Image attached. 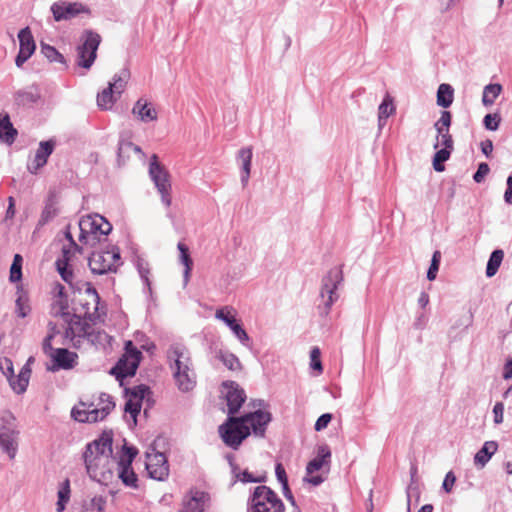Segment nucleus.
<instances>
[{
	"label": "nucleus",
	"mask_w": 512,
	"mask_h": 512,
	"mask_svg": "<svg viewBox=\"0 0 512 512\" xmlns=\"http://www.w3.org/2000/svg\"><path fill=\"white\" fill-rule=\"evenodd\" d=\"M270 421L271 414L262 410L250 412L241 417L230 416L219 427V434L228 447L238 449L242 441L251 433L263 437Z\"/></svg>",
	"instance_id": "obj_1"
},
{
	"label": "nucleus",
	"mask_w": 512,
	"mask_h": 512,
	"mask_svg": "<svg viewBox=\"0 0 512 512\" xmlns=\"http://www.w3.org/2000/svg\"><path fill=\"white\" fill-rule=\"evenodd\" d=\"M86 471L91 479L107 484L113 478L118 459L113 456L112 437L103 434L86 446L83 454Z\"/></svg>",
	"instance_id": "obj_2"
},
{
	"label": "nucleus",
	"mask_w": 512,
	"mask_h": 512,
	"mask_svg": "<svg viewBox=\"0 0 512 512\" xmlns=\"http://www.w3.org/2000/svg\"><path fill=\"white\" fill-rule=\"evenodd\" d=\"M115 403L110 395L101 393L91 402H79L71 410V416L78 422L95 423L102 421L114 409Z\"/></svg>",
	"instance_id": "obj_3"
},
{
	"label": "nucleus",
	"mask_w": 512,
	"mask_h": 512,
	"mask_svg": "<svg viewBox=\"0 0 512 512\" xmlns=\"http://www.w3.org/2000/svg\"><path fill=\"white\" fill-rule=\"evenodd\" d=\"M59 332L56 331L55 325L49 323V333L42 343L43 352L50 358V371L70 370L77 365L78 355L66 348H53L52 341Z\"/></svg>",
	"instance_id": "obj_4"
},
{
	"label": "nucleus",
	"mask_w": 512,
	"mask_h": 512,
	"mask_svg": "<svg viewBox=\"0 0 512 512\" xmlns=\"http://www.w3.org/2000/svg\"><path fill=\"white\" fill-rule=\"evenodd\" d=\"M121 264L120 251L115 246L95 251L88 259L89 268L96 275L116 273Z\"/></svg>",
	"instance_id": "obj_5"
},
{
	"label": "nucleus",
	"mask_w": 512,
	"mask_h": 512,
	"mask_svg": "<svg viewBox=\"0 0 512 512\" xmlns=\"http://www.w3.org/2000/svg\"><path fill=\"white\" fill-rule=\"evenodd\" d=\"M284 510L282 500L273 490L264 485L257 486L249 499L248 512H284Z\"/></svg>",
	"instance_id": "obj_6"
},
{
	"label": "nucleus",
	"mask_w": 512,
	"mask_h": 512,
	"mask_svg": "<svg viewBox=\"0 0 512 512\" xmlns=\"http://www.w3.org/2000/svg\"><path fill=\"white\" fill-rule=\"evenodd\" d=\"M19 434L15 417L5 412L0 417V448L10 459H14L17 454Z\"/></svg>",
	"instance_id": "obj_7"
},
{
	"label": "nucleus",
	"mask_w": 512,
	"mask_h": 512,
	"mask_svg": "<svg viewBox=\"0 0 512 512\" xmlns=\"http://www.w3.org/2000/svg\"><path fill=\"white\" fill-rule=\"evenodd\" d=\"M331 451L328 445L323 444L317 448V456L308 462L304 481L318 486L324 482L325 476L330 469Z\"/></svg>",
	"instance_id": "obj_8"
},
{
	"label": "nucleus",
	"mask_w": 512,
	"mask_h": 512,
	"mask_svg": "<svg viewBox=\"0 0 512 512\" xmlns=\"http://www.w3.org/2000/svg\"><path fill=\"white\" fill-rule=\"evenodd\" d=\"M343 281V273L340 267L331 268L322 280L320 297L323 302L321 313L327 315L332 305L338 300V286Z\"/></svg>",
	"instance_id": "obj_9"
},
{
	"label": "nucleus",
	"mask_w": 512,
	"mask_h": 512,
	"mask_svg": "<svg viewBox=\"0 0 512 512\" xmlns=\"http://www.w3.org/2000/svg\"><path fill=\"white\" fill-rule=\"evenodd\" d=\"M149 176L154 183L161 201L165 206H170L171 198V182L167 169L158 162L156 154L152 155L149 163Z\"/></svg>",
	"instance_id": "obj_10"
},
{
	"label": "nucleus",
	"mask_w": 512,
	"mask_h": 512,
	"mask_svg": "<svg viewBox=\"0 0 512 512\" xmlns=\"http://www.w3.org/2000/svg\"><path fill=\"white\" fill-rule=\"evenodd\" d=\"M100 35L87 30L82 36V43L77 47L76 63L79 67L89 69L97 56V50L100 44Z\"/></svg>",
	"instance_id": "obj_11"
},
{
	"label": "nucleus",
	"mask_w": 512,
	"mask_h": 512,
	"mask_svg": "<svg viewBox=\"0 0 512 512\" xmlns=\"http://www.w3.org/2000/svg\"><path fill=\"white\" fill-rule=\"evenodd\" d=\"M141 356L142 353L133 343L127 341L125 344V353L112 369V373L115 374L118 379L133 376L139 366Z\"/></svg>",
	"instance_id": "obj_12"
},
{
	"label": "nucleus",
	"mask_w": 512,
	"mask_h": 512,
	"mask_svg": "<svg viewBox=\"0 0 512 512\" xmlns=\"http://www.w3.org/2000/svg\"><path fill=\"white\" fill-rule=\"evenodd\" d=\"M135 456L136 450L123 446L122 453L114 468V472H117L118 478H120L125 485L130 487H135L137 482V476L131 468Z\"/></svg>",
	"instance_id": "obj_13"
},
{
	"label": "nucleus",
	"mask_w": 512,
	"mask_h": 512,
	"mask_svg": "<svg viewBox=\"0 0 512 512\" xmlns=\"http://www.w3.org/2000/svg\"><path fill=\"white\" fill-rule=\"evenodd\" d=\"M50 11L53 19L56 22H61L71 20L83 13H89V8L81 2L59 0L51 5Z\"/></svg>",
	"instance_id": "obj_14"
},
{
	"label": "nucleus",
	"mask_w": 512,
	"mask_h": 512,
	"mask_svg": "<svg viewBox=\"0 0 512 512\" xmlns=\"http://www.w3.org/2000/svg\"><path fill=\"white\" fill-rule=\"evenodd\" d=\"M145 467L149 476L155 480H164L169 473L165 455L150 447L146 453Z\"/></svg>",
	"instance_id": "obj_15"
},
{
	"label": "nucleus",
	"mask_w": 512,
	"mask_h": 512,
	"mask_svg": "<svg viewBox=\"0 0 512 512\" xmlns=\"http://www.w3.org/2000/svg\"><path fill=\"white\" fill-rule=\"evenodd\" d=\"M209 502L208 493L192 489L183 497L179 512H205Z\"/></svg>",
	"instance_id": "obj_16"
},
{
	"label": "nucleus",
	"mask_w": 512,
	"mask_h": 512,
	"mask_svg": "<svg viewBox=\"0 0 512 512\" xmlns=\"http://www.w3.org/2000/svg\"><path fill=\"white\" fill-rule=\"evenodd\" d=\"M215 317L223 321L243 345H248L250 337L241 324L237 322L234 310L231 307L226 306L218 309L215 313Z\"/></svg>",
	"instance_id": "obj_17"
},
{
	"label": "nucleus",
	"mask_w": 512,
	"mask_h": 512,
	"mask_svg": "<svg viewBox=\"0 0 512 512\" xmlns=\"http://www.w3.org/2000/svg\"><path fill=\"white\" fill-rule=\"evenodd\" d=\"M90 329L87 323H82L79 319L71 321L65 331V338L69 339L74 347L80 348L84 341L93 342Z\"/></svg>",
	"instance_id": "obj_18"
},
{
	"label": "nucleus",
	"mask_w": 512,
	"mask_h": 512,
	"mask_svg": "<svg viewBox=\"0 0 512 512\" xmlns=\"http://www.w3.org/2000/svg\"><path fill=\"white\" fill-rule=\"evenodd\" d=\"M79 230V241L84 245L94 247L102 241L106 240L107 235L111 232L112 226L102 229V226H76Z\"/></svg>",
	"instance_id": "obj_19"
},
{
	"label": "nucleus",
	"mask_w": 512,
	"mask_h": 512,
	"mask_svg": "<svg viewBox=\"0 0 512 512\" xmlns=\"http://www.w3.org/2000/svg\"><path fill=\"white\" fill-rule=\"evenodd\" d=\"M175 383L182 392L191 391L196 385V373L192 360L172 372Z\"/></svg>",
	"instance_id": "obj_20"
},
{
	"label": "nucleus",
	"mask_w": 512,
	"mask_h": 512,
	"mask_svg": "<svg viewBox=\"0 0 512 512\" xmlns=\"http://www.w3.org/2000/svg\"><path fill=\"white\" fill-rule=\"evenodd\" d=\"M148 390V387L145 385H139L131 390H127V401L124 410L130 414L134 424H136V417L141 410V402Z\"/></svg>",
	"instance_id": "obj_21"
},
{
	"label": "nucleus",
	"mask_w": 512,
	"mask_h": 512,
	"mask_svg": "<svg viewBox=\"0 0 512 512\" xmlns=\"http://www.w3.org/2000/svg\"><path fill=\"white\" fill-rule=\"evenodd\" d=\"M167 358L172 372L192 360L189 349L180 343H174L168 348Z\"/></svg>",
	"instance_id": "obj_22"
},
{
	"label": "nucleus",
	"mask_w": 512,
	"mask_h": 512,
	"mask_svg": "<svg viewBox=\"0 0 512 512\" xmlns=\"http://www.w3.org/2000/svg\"><path fill=\"white\" fill-rule=\"evenodd\" d=\"M55 146L56 141L53 139L41 141L39 143V147L36 150L32 165L28 166V169L31 173H36L40 168H42L47 163V160L49 156L53 153Z\"/></svg>",
	"instance_id": "obj_23"
},
{
	"label": "nucleus",
	"mask_w": 512,
	"mask_h": 512,
	"mask_svg": "<svg viewBox=\"0 0 512 512\" xmlns=\"http://www.w3.org/2000/svg\"><path fill=\"white\" fill-rule=\"evenodd\" d=\"M224 386L228 388L226 393V401L228 406V414L233 415L239 411L242 404L246 399V395L243 389H240L234 382L224 383Z\"/></svg>",
	"instance_id": "obj_24"
},
{
	"label": "nucleus",
	"mask_w": 512,
	"mask_h": 512,
	"mask_svg": "<svg viewBox=\"0 0 512 512\" xmlns=\"http://www.w3.org/2000/svg\"><path fill=\"white\" fill-rule=\"evenodd\" d=\"M131 112L143 123L153 122L158 118V113L154 105L144 98H140L135 102Z\"/></svg>",
	"instance_id": "obj_25"
},
{
	"label": "nucleus",
	"mask_w": 512,
	"mask_h": 512,
	"mask_svg": "<svg viewBox=\"0 0 512 512\" xmlns=\"http://www.w3.org/2000/svg\"><path fill=\"white\" fill-rule=\"evenodd\" d=\"M253 157L252 147H243L241 148L236 156V161L238 166L240 167V180L243 187H246L250 174H251V162Z\"/></svg>",
	"instance_id": "obj_26"
},
{
	"label": "nucleus",
	"mask_w": 512,
	"mask_h": 512,
	"mask_svg": "<svg viewBox=\"0 0 512 512\" xmlns=\"http://www.w3.org/2000/svg\"><path fill=\"white\" fill-rule=\"evenodd\" d=\"M31 360L32 359L30 358L28 362L21 368L18 375L13 374L7 379L11 389L17 394H23L27 389L31 374V369L29 368V363Z\"/></svg>",
	"instance_id": "obj_27"
},
{
	"label": "nucleus",
	"mask_w": 512,
	"mask_h": 512,
	"mask_svg": "<svg viewBox=\"0 0 512 512\" xmlns=\"http://www.w3.org/2000/svg\"><path fill=\"white\" fill-rule=\"evenodd\" d=\"M18 135L17 130L14 128L8 113H0V141L11 145L16 140Z\"/></svg>",
	"instance_id": "obj_28"
},
{
	"label": "nucleus",
	"mask_w": 512,
	"mask_h": 512,
	"mask_svg": "<svg viewBox=\"0 0 512 512\" xmlns=\"http://www.w3.org/2000/svg\"><path fill=\"white\" fill-rule=\"evenodd\" d=\"M59 213V197L55 192H51L46 200L45 207L42 211L39 224L53 221Z\"/></svg>",
	"instance_id": "obj_29"
},
{
	"label": "nucleus",
	"mask_w": 512,
	"mask_h": 512,
	"mask_svg": "<svg viewBox=\"0 0 512 512\" xmlns=\"http://www.w3.org/2000/svg\"><path fill=\"white\" fill-rule=\"evenodd\" d=\"M498 444L495 441H487L483 447L475 454L474 464L483 468L490 458L496 453Z\"/></svg>",
	"instance_id": "obj_30"
},
{
	"label": "nucleus",
	"mask_w": 512,
	"mask_h": 512,
	"mask_svg": "<svg viewBox=\"0 0 512 512\" xmlns=\"http://www.w3.org/2000/svg\"><path fill=\"white\" fill-rule=\"evenodd\" d=\"M395 113L393 98L386 94L378 107V128L382 130L389 116Z\"/></svg>",
	"instance_id": "obj_31"
},
{
	"label": "nucleus",
	"mask_w": 512,
	"mask_h": 512,
	"mask_svg": "<svg viewBox=\"0 0 512 512\" xmlns=\"http://www.w3.org/2000/svg\"><path fill=\"white\" fill-rule=\"evenodd\" d=\"M19 51L31 56L36 48L35 41L29 27L21 29L18 33Z\"/></svg>",
	"instance_id": "obj_32"
},
{
	"label": "nucleus",
	"mask_w": 512,
	"mask_h": 512,
	"mask_svg": "<svg viewBox=\"0 0 512 512\" xmlns=\"http://www.w3.org/2000/svg\"><path fill=\"white\" fill-rule=\"evenodd\" d=\"M131 151L139 154L141 157L144 156L142 149L138 145L121 137L118 143V162L124 164L126 159L129 158Z\"/></svg>",
	"instance_id": "obj_33"
},
{
	"label": "nucleus",
	"mask_w": 512,
	"mask_h": 512,
	"mask_svg": "<svg viewBox=\"0 0 512 512\" xmlns=\"http://www.w3.org/2000/svg\"><path fill=\"white\" fill-rule=\"evenodd\" d=\"M65 237L70 241V244L69 246H64L62 248V255L56 260V263H64V265H70V261L75 256V253L81 252V249L73 240L72 234L69 230L65 232Z\"/></svg>",
	"instance_id": "obj_34"
},
{
	"label": "nucleus",
	"mask_w": 512,
	"mask_h": 512,
	"mask_svg": "<svg viewBox=\"0 0 512 512\" xmlns=\"http://www.w3.org/2000/svg\"><path fill=\"white\" fill-rule=\"evenodd\" d=\"M454 98V90L449 84H440L437 90V105L443 108H448Z\"/></svg>",
	"instance_id": "obj_35"
},
{
	"label": "nucleus",
	"mask_w": 512,
	"mask_h": 512,
	"mask_svg": "<svg viewBox=\"0 0 512 512\" xmlns=\"http://www.w3.org/2000/svg\"><path fill=\"white\" fill-rule=\"evenodd\" d=\"M177 248L180 252V257H179L180 262L185 267L183 276H184V283L187 284L190 279L193 261L190 257L188 247L183 242H179L177 245Z\"/></svg>",
	"instance_id": "obj_36"
},
{
	"label": "nucleus",
	"mask_w": 512,
	"mask_h": 512,
	"mask_svg": "<svg viewBox=\"0 0 512 512\" xmlns=\"http://www.w3.org/2000/svg\"><path fill=\"white\" fill-rule=\"evenodd\" d=\"M502 92V86L498 83H491L484 87L482 94V103L484 106H492L496 98Z\"/></svg>",
	"instance_id": "obj_37"
},
{
	"label": "nucleus",
	"mask_w": 512,
	"mask_h": 512,
	"mask_svg": "<svg viewBox=\"0 0 512 512\" xmlns=\"http://www.w3.org/2000/svg\"><path fill=\"white\" fill-rule=\"evenodd\" d=\"M129 77L130 72L127 69H122L113 77V80L109 82L108 87H111L115 94L121 95L125 90Z\"/></svg>",
	"instance_id": "obj_38"
},
{
	"label": "nucleus",
	"mask_w": 512,
	"mask_h": 512,
	"mask_svg": "<svg viewBox=\"0 0 512 512\" xmlns=\"http://www.w3.org/2000/svg\"><path fill=\"white\" fill-rule=\"evenodd\" d=\"M503 258H504V253L500 249L494 250L491 253L490 258L487 263V267H486V276L487 277H493L497 273V271L503 261Z\"/></svg>",
	"instance_id": "obj_39"
},
{
	"label": "nucleus",
	"mask_w": 512,
	"mask_h": 512,
	"mask_svg": "<svg viewBox=\"0 0 512 512\" xmlns=\"http://www.w3.org/2000/svg\"><path fill=\"white\" fill-rule=\"evenodd\" d=\"M84 295L87 298L86 305L88 306L85 311V315L92 316L98 310V304L100 301V297H99L96 289L91 286H88L85 289Z\"/></svg>",
	"instance_id": "obj_40"
},
{
	"label": "nucleus",
	"mask_w": 512,
	"mask_h": 512,
	"mask_svg": "<svg viewBox=\"0 0 512 512\" xmlns=\"http://www.w3.org/2000/svg\"><path fill=\"white\" fill-rule=\"evenodd\" d=\"M114 92L111 87H107L102 92L97 95V105L104 110H109L112 108L114 103L116 102V98L114 97Z\"/></svg>",
	"instance_id": "obj_41"
},
{
	"label": "nucleus",
	"mask_w": 512,
	"mask_h": 512,
	"mask_svg": "<svg viewBox=\"0 0 512 512\" xmlns=\"http://www.w3.org/2000/svg\"><path fill=\"white\" fill-rule=\"evenodd\" d=\"M218 358L231 371H240L242 369L240 360L233 353L219 351Z\"/></svg>",
	"instance_id": "obj_42"
},
{
	"label": "nucleus",
	"mask_w": 512,
	"mask_h": 512,
	"mask_svg": "<svg viewBox=\"0 0 512 512\" xmlns=\"http://www.w3.org/2000/svg\"><path fill=\"white\" fill-rule=\"evenodd\" d=\"M453 148L442 147L438 149L433 157V168L437 172L445 169L444 162L450 158Z\"/></svg>",
	"instance_id": "obj_43"
},
{
	"label": "nucleus",
	"mask_w": 512,
	"mask_h": 512,
	"mask_svg": "<svg viewBox=\"0 0 512 512\" xmlns=\"http://www.w3.org/2000/svg\"><path fill=\"white\" fill-rule=\"evenodd\" d=\"M70 498V484L69 480H65L59 491H58V501L56 503V510L57 512H62L65 509L66 503L69 501Z\"/></svg>",
	"instance_id": "obj_44"
},
{
	"label": "nucleus",
	"mask_w": 512,
	"mask_h": 512,
	"mask_svg": "<svg viewBox=\"0 0 512 512\" xmlns=\"http://www.w3.org/2000/svg\"><path fill=\"white\" fill-rule=\"evenodd\" d=\"M41 53L50 61V62H59L65 64V59L62 54H60L55 47L42 43L41 44Z\"/></svg>",
	"instance_id": "obj_45"
},
{
	"label": "nucleus",
	"mask_w": 512,
	"mask_h": 512,
	"mask_svg": "<svg viewBox=\"0 0 512 512\" xmlns=\"http://www.w3.org/2000/svg\"><path fill=\"white\" fill-rule=\"evenodd\" d=\"M437 131L436 143L434 144V148L438 149L441 147L453 148V140L452 136L449 133V130H444L440 128H435Z\"/></svg>",
	"instance_id": "obj_46"
},
{
	"label": "nucleus",
	"mask_w": 512,
	"mask_h": 512,
	"mask_svg": "<svg viewBox=\"0 0 512 512\" xmlns=\"http://www.w3.org/2000/svg\"><path fill=\"white\" fill-rule=\"evenodd\" d=\"M22 257L19 254H15L12 265L10 267L9 279L11 282H18L22 278Z\"/></svg>",
	"instance_id": "obj_47"
},
{
	"label": "nucleus",
	"mask_w": 512,
	"mask_h": 512,
	"mask_svg": "<svg viewBox=\"0 0 512 512\" xmlns=\"http://www.w3.org/2000/svg\"><path fill=\"white\" fill-rule=\"evenodd\" d=\"M37 101V95L32 91L20 90L15 94V102L18 105H29Z\"/></svg>",
	"instance_id": "obj_48"
},
{
	"label": "nucleus",
	"mask_w": 512,
	"mask_h": 512,
	"mask_svg": "<svg viewBox=\"0 0 512 512\" xmlns=\"http://www.w3.org/2000/svg\"><path fill=\"white\" fill-rule=\"evenodd\" d=\"M320 349L313 347L310 351V368L317 371L318 374L322 373L323 367L320 359Z\"/></svg>",
	"instance_id": "obj_49"
},
{
	"label": "nucleus",
	"mask_w": 512,
	"mask_h": 512,
	"mask_svg": "<svg viewBox=\"0 0 512 512\" xmlns=\"http://www.w3.org/2000/svg\"><path fill=\"white\" fill-rule=\"evenodd\" d=\"M501 117L499 114H487L483 119L484 127L489 131H496L499 128Z\"/></svg>",
	"instance_id": "obj_50"
},
{
	"label": "nucleus",
	"mask_w": 512,
	"mask_h": 512,
	"mask_svg": "<svg viewBox=\"0 0 512 512\" xmlns=\"http://www.w3.org/2000/svg\"><path fill=\"white\" fill-rule=\"evenodd\" d=\"M78 224H110V222L104 216L95 213L82 216Z\"/></svg>",
	"instance_id": "obj_51"
},
{
	"label": "nucleus",
	"mask_w": 512,
	"mask_h": 512,
	"mask_svg": "<svg viewBox=\"0 0 512 512\" xmlns=\"http://www.w3.org/2000/svg\"><path fill=\"white\" fill-rule=\"evenodd\" d=\"M30 312L28 300L23 295L19 296L16 300V313L19 317H26Z\"/></svg>",
	"instance_id": "obj_52"
},
{
	"label": "nucleus",
	"mask_w": 512,
	"mask_h": 512,
	"mask_svg": "<svg viewBox=\"0 0 512 512\" xmlns=\"http://www.w3.org/2000/svg\"><path fill=\"white\" fill-rule=\"evenodd\" d=\"M57 267V271L59 272L61 278L67 282L72 283L74 279L73 271L70 265H64V263H55Z\"/></svg>",
	"instance_id": "obj_53"
},
{
	"label": "nucleus",
	"mask_w": 512,
	"mask_h": 512,
	"mask_svg": "<svg viewBox=\"0 0 512 512\" xmlns=\"http://www.w3.org/2000/svg\"><path fill=\"white\" fill-rule=\"evenodd\" d=\"M236 477L239 481L243 483H259L265 480V478L262 476L255 477L252 473L248 472L247 470L239 472L236 475Z\"/></svg>",
	"instance_id": "obj_54"
},
{
	"label": "nucleus",
	"mask_w": 512,
	"mask_h": 512,
	"mask_svg": "<svg viewBox=\"0 0 512 512\" xmlns=\"http://www.w3.org/2000/svg\"><path fill=\"white\" fill-rule=\"evenodd\" d=\"M451 113L449 111H442L439 120L434 124L435 128L449 130L451 125Z\"/></svg>",
	"instance_id": "obj_55"
},
{
	"label": "nucleus",
	"mask_w": 512,
	"mask_h": 512,
	"mask_svg": "<svg viewBox=\"0 0 512 512\" xmlns=\"http://www.w3.org/2000/svg\"><path fill=\"white\" fill-rule=\"evenodd\" d=\"M0 370L3 373V375H5L6 378L8 379L10 376L14 374L12 361L7 357L0 358Z\"/></svg>",
	"instance_id": "obj_56"
},
{
	"label": "nucleus",
	"mask_w": 512,
	"mask_h": 512,
	"mask_svg": "<svg viewBox=\"0 0 512 512\" xmlns=\"http://www.w3.org/2000/svg\"><path fill=\"white\" fill-rule=\"evenodd\" d=\"M490 168L487 163H480L477 171L473 175V180L476 183H481L484 177L489 173Z\"/></svg>",
	"instance_id": "obj_57"
},
{
	"label": "nucleus",
	"mask_w": 512,
	"mask_h": 512,
	"mask_svg": "<svg viewBox=\"0 0 512 512\" xmlns=\"http://www.w3.org/2000/svg\"><path fill=\"white\" fill-rule=\"evenodd\" d=\"M332 420V415L330 413L322 414L315 423L314 429L316 431H322L323 429L327 428L329 423Z\"/></svg>",
	"instance_id": "obj_58"
},
{
	"label": "nucleus",
	"mask_w": 512,
	"mask_h": 512,
	"mask_svg": "<svg viewBox=\"0 0 512 512\" xmlns=\"http://www.w3.org/2000/svg\"><path fill=\"white\" fill-rule=\"evenodd\" d=\"M277 479L283 486V490L288 491V480L284 467L281 464H277L275 468Z\"/></svg>",
	"instance_id": "obj_59"
},
{
	"label": "nucleus",
	"mask_w": 512,
	"mask_h": 512,
	"mask_svg": "<svg viewBox=\"0 0 512 512\" xmlns=\"http://www.w3.org/2000/svg\"><path fill=\"white\" fill-rule=\"evenodd\" d=\"M456 482V476L452 471H449L443 481L442 488L445 492L450 493L453 489V486Z\"/></svg>",
	"instance_id": "obj_60"
},
{
	"label": "nucleus",
	"mask_w": 512,
	"mask_h": 512,
	"mask_svg": "<svg viewBox=\"0 0 512 512\" xmlns=\"http://www.w3.org/2000/svg\"><path fill=\"white\" fill-rule=\"evenodd\" d=\"M106 505V499L101 495L94 496L90 501V507L102 512Z\"/></svg>",
	"instance_id": "obj_61"
},
{
	"label": "nucleus",
	"mask_w": 512,
	"mask_h": 512,
	"mask_svg": "<svg viewBox=\"0 0 512 512\" xmlns=\"http://www.w3.org/2000/svg\"><path fill=\"white\" fill-rule=\"evenodd\" d=\"M494 423L501 424L503 422L504 405L502 402H497L493 407Z\"/></svg>",
	"instance_id": "obj_62"
},
{
	"label": "nucleus",
	"mask_w": 512,
	"mask_h": 512,
	"mask_svg": "<svg viewBox=\"0 0 512 512\" xmlns=\"http://www.w3.org/2000/svg\"><path fill=\"white\" fill-rule=\"evenodd\" d=\"M137 268H138L141 278L146 282L147 285H149V279H148L149 268H148L147 263H145L142 259H139L137 261Z\"/></svg>",
	"instance_id": "obj_63"
},
{
	"label": "nucleus",
	"mask_w": 512,
	"mask_h": 512,
	"mask_svg": "<svg viewBox=\"0 0 512 512\" xmlns=\"http://www.w3.org/2000/svg\"><path fill=\"white\" fill-rule=\"evenodd\" d=\"M506 190L504 193V200L507 204H512V176H509L506 180Z\"/></svg>",
	"instance_id": "obj_64"
}]
</instances>
